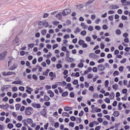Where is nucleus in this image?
Instances as JSON below:
<instances>
[{"label": "nucleus", "mask_w": 130, "mask_h": 130, "mask_svg": "<svg viewBox=\"0 0 130 130\" xmlns=\"http://www.w3.org/2000/svg\"><path fill=\"white\" fill-rule=\"evenodd\" d=\"M26 122L28 123V124H30L31 127H36V123H33V120H32L31 118H27L26 120Z\"/></svg>", "instance_id": "nucleus-1"}, {"label": "nucleus", "mask_w": 130, "mask_h": 130, "mask_svg": "<svg viewBox=\"0 0 130 130\" xmlns=\"http://www.w3.org/2000/svg\"><path fill=\"white\" fill-rule=\"evenodd\" d=\"M2 75L6 77L7 76H13V75H16V73L12 71H9L7 72H3Z\"/></svg>", "instance_id": "nucleus-2"}, {"label": "nucleus", "mask_w": 130, "mask_h": 130, "mask_svg": "<svg viewBox=\"0 0 130 130\" xmlns=\"http://www.w3.org/2000/svg\"><path fill=\"white\" fill-rule=\"evenodd\" d=\"M71 12L72 11L70 9H65L62 11V15L64 17L69 14H71Z\"/></svg>", "instance_id": "nucleus-3"}, {"label": "nucleus", "mask_w": 130, "mask_h": 130, "mask_svg": "<svg viewBox=\"0 0 130 130\" xmlns=\"http://www.w3.org/2000/svg\"><path fill=\"white\" fill-rule=\"evenodd\" d=\"M98 71H100V72H101L102 71H105V70H106V68L104 64H100L98 66Z\"/></svg>", "instance_id": "nucleus-4"}, {"label": "nucleus", "mask_w": 130, "mask_h": 130, "mask_svg": "<svg viewBox=\"0 0 130 130\" xmlns=\"http://www.w3.org/2000/svg\"><path fill=\"white\" fill-rule=\"evenodd\" d=\"M31 106L34 107V108H37L38 109L41 108V105L40 104H37L36 103H32L31 104Z\"/></svg>", "instance_id": "nucleus-5"}, {"label": "nucleus", "mask_w": 130, "mask_h": 130, "mask_svg": "<svg viewBox=\"0 0 130 130\" xmlns=\"http://www.w3.org/2000/svg\"><path fill=\"white\" fill-rule=\"evenodd\" d=\"M12 83L14 85H23V82L21 80L13 81L12 82Z\"/></svg>", "instance_id": "nucleus-6"}, {"label": "nucleus", "mask_w": 130, "mask_h": 130, "mask_svg": "<svg viewBox=\"0 0 130 130\" xmlns=\"http://www.w3.org/2000/svg\"><path fill=\"white\" fill-rule=\"evenodd\" d=\"M19 65L17 63H15L9 69V71H14V70H16L18 68Z\"/></svg>", "instance_id": "nucleus-7"}, {"label": "nucleus", "mask_w": 130, "mask_h": 130, "mask_svg": "<svg viewBox=\"0 0 130 130\" xmlns=\"http://www.w3.org/2000/svg\"><path fill=\"white\" fill-rule=\"evenodd\" d=\"M89 57L93 59H96L97 58V55L94 54V53H91L89 54Z\"/></svg>", "instance_id": "nucleus-8"}, {"label": "nucleus", "mask_w": 130, "mask_h": 130, "mask_svg": "<svg viewBox=\"0 0 130 130\" xmlns=\"http://www.w3.org/2000/svg\"><path fill=\"white\" fill-rule=\"evenodd\" d=\"M110 10H115L116 9H119V6L116 5H111L109 7Z\"/></svg>", "instance_id": "nucleus-9"}, {"label": "nucleus", "mask_w": 130, "mask_h": 130, "mask_svg": "<svg viewBox=\"0 0 130 130\" xmlns=\"http://www.w3.org/2000/svg\"><path fill=\"white\" fill-rule=\"evenodd\" d=\"M121 2L122 6H129L130 5V2H126V0H121Z\"/></svg>", "instance_id": "nucleus-10"}, {"label": "nucleus", "mask_w": 130, "mask_h": 130, "mask_svg": "<svg viewBox=\"0 0 130 130\" xmlns=\"http://www.w3.org/2000/svg\"><path fill=\"white\" fill-rule=\"evenodd\" d=\"M7 54V52H4L0 54V59H5V57H6V55Z\"/></svg>", "instance_id": "nucleus-11"}, {"label": "nucleus", "mask_w": 130, "mask_h": 130, "mask_svg": "<svg viewBox=\"0 0 130 130\" xmlns=\"http://www.w3.org/2000/svg\"><path fill=\"white\" fill-rule=\"evenodd\" d=\"M80 25H81V27H82V29H83V30H86V29L88 28V26L86 25V24H85V23L84 22H82Z\"/></svg>", "instance_id": "nucleus-12"}, {"label": "nucleus", "mask_w": 130, "mask_h": 130, "mask_svg": "<svg viewBox=\"0 0 130 130\" xmlns=\"http://www.w3.org/2000/svg\"><path fill=\"white\" fill-rule=\"evenodd\" d=\"M114 97H115L114 92H112L109 94V98L111 100H113V99H114Z\"/></svg>", "instance_id": "nucleus-13"}, {"label": "nucleus", "mask_w": 130, "mask_h": 130, "mask_svg": "<svg viewBox=\"0 0 130 130\" xmlns=\"http://www.w3.org/2000/svg\"><path fill=\"white\" fill-rule=\"evenodd\" d=\"M9 106L8 104L0 106L1 109H8V108H9Z\"/></svg>", "instance_id": "nucleus-14"}, {"label": "nucleus", "mask_w": 130, "mask_h": 130, "mask_svg": "<svg viewBox=\"0 0 130 130\" xmlns=\"http://www.w3.org/2000/svg\"><path fill=\"white\" fill-rule=\"evenodd\" d=\"M47 93L50 94V97H53L54 96V93L53 92L52 90H48Z\"/></svg>", "instance_id": "nucleus-15"}, {"label": "nucleus", "mask_w": 130, "mask_h": 130, "mask_svg": "<svg viewBox=\"0 0 130 130\" xmlns=\"http://www.w3.org/2000/svg\"><path fill=\"white\" fill-rule=\"evenodd\" d=\"M120 114V113H119V112L116 111L115 112H114L113 113V115L114 116H115V117H117L118 116H119V115Z\"/></svg>", "instance_id": "nucleus-16"}, {"label": "nucleus", "mask_w": 130, "mask_h": 130, "mask_svg": "<svg viewBox=\"0 0 130 130\" xmlns=\"http://www.w3.org/2000/svg\"><path fill=\"white\" fill-rule=\"evenodd\" d=\"M9 87H10V85H5L1 88V90L2 91V92H5V90L6 89H9Z\"/></svg>", "instance_id": "nucleus-17"}, {"label": "nucleus", "mask_w": 130, "mask_h": 130, "mask_svg": "<svg viewBox=\"0 0 130 130\" xmlns=\"http://www.w3.org/2000/svg\"><path fill=\"white\" fill-rule=\"evenodd\" d=\"M41 115H42V116H46V110L45 109H43V110H42L41 112Z\"/></svg>", "instance_id": "nucleus-18"}, {"label": "nucleus", "mask_w": 130, "mask_h": 130, "mask_svg": "<svg viewBox=\"0 0 130 130\" xmlns=\"http://www.w3.org/2000/svg\"><path fill=\"white\" fill-rule=\"evenodd\" d=\"M44 101H49V100H50V98H49L47 95H45L44 96Z\"/></svg>", "instance_id": "nucleus-19"}, {"label": "nucleus", "mask_w": 130, "mask_h": 130, "mask_svg": "<svg viewBox=\"0 0 130 130\" xmlns=\"http://www.w3.org/2000/svg\"><path fill=\"white\" fill-rule=\"evenodd\" d=\"M112 88L114 90H115V91H116V90H117V89H118V85L117 84H115L112 85Z\"/></svg>", "instance_id": "nucleus-20"}, {"label": "nucleus", "mask_w": 130, "mask_h": 130, "mask_svg": "<svg viewBox=\"0 0 130 130\" xmlns=\"http://www.w3.org/2000/svg\"><path fill=\"white\" fill-rule=\"evenodd\" d=\"M61 13H58L55 15V17L57 18V19H58L59 20H61Z\"/></svg>", "instance_id": "nucleus-21"}, {"label": "nucleus", "mask_w": 130, "mask_h": 130, "mask_svg": "<svg viewBox=\"0 0 130 130\" xmlns=\"http://www.w3.org/2000/svg\"><path fill=\"white\" fill-rule=\"evenodd\" d=\"M62 116H67V117H69L70 116V114H69V113L67 112H63L62 113Z\"/></svg>", "instance_id": "nucleus-22"}, {"label": "nucleus", "mask_w": 130, "mask_h": 130, "mask_svg": "<svg viewBox=\"0 0 130 130\" xmlns=\"http://www.w3.org/2000/svg\"><path fill=\"white\" fill-rule=\"evenodd\" d=\"M66 59L68 60L69 62H73L74 60H75V59L72 57H69Z\"/></svg>", "instance_id": "nucleus-23"}, {"label": "nucleus", "mask_w": 130, "mask_h": 130, "mask_svg": "<svg viewBox=\"0 0 130 130\" xmlns=\"http://www.w3.org/2000/svg\"><path fill=\"white\" fill-rule=\"evenodd\" d=\"M64 111H70V110H72V107H65L64 108Z\"/></svg>", "instance_id": "nucleus-24"}, {"label": "nucleus", "mask_w": 130, "mask_h": 130, "mask_svg": "<svg viewBox=\"0 0 130 130\" xmlns=\"http://www.w3.org/2000/svg\"><path fill=\"white\" fill-rule=\"evenodd\" d=\"M7 127H8L9 129H12V128L14 127V125L12 123H8L7 125Z\"/></svg>", "instance_id": "nucleus-25"}, {"label": "nucleus", "mask_w": 130, "mask_h": 130, "mask_svg": "<svg viewBox=\"0 0 130 130\" xmlns=\"http://www.w3.org/2000/svg\"><path fill=\"white\" fill-rule=\"evenodd\" d=\"M86 34H87V31L86 30H82L80 32V35H81L82 36H85V35Z\"/></svg>", "instance_id": "nucleus-26"}, {"label": "nucleus", "mask_w": 130, "mask_h": 130, "mask_svg": "<svg viewBox=\"0 0 130 130\" xmlns=\"http://www.w3.org/2000/svg\"><path fill=\"white\" fill-rule=\"evenodd\" d=\"M47 32V30L43 29L41 30V33L42 35L44 36V35H46Z\"/></svg>", "instance_id": "nucleus-27"}, {"label": "nucleus", "mask_w": 130, "mask_h": 130, "mask_svg": "<svg viewBox=\"0 0 130 130\" xmlns=\"http://www.w3.org/2000/svg\"><path fill=\"white\" fill-rule=\"evenodd\" d=\"M43 25L46 27L47 28L49 25L48 24V22L47 21H44L43 22Z\"/></svg>", "instance_id": "nucleus-28"}, {"label": "nucleus", "mask_w": 130, "mask_h": 130, "mask_svg": "<svg viewBox=\"0 0 130 130\" xmlns=\"http://www.w3.org/2000/svg\"><path fill=\"white\" fill-rule=\"evenodd\" d=\"M104 66H105L106 69H110L111 68V66L108 63H105Z\"/></svg>", "instance_id": "nucleus-29"}, {"label": "nucleus", "mask_w": 130, "mask_h": 130, "mask_svg": "<svg viewBox=\"0 0 130 130\" xmlns=\"http://www.w3.org/2000/svg\"><path fill=\"white\" fill-rule=\"evenodd\" d=\"M48 73H49V70L47 69L45 72L43 73V75H44V76H48Z\"/></svg>", "instance_id": "nucleus-30"}, {"label": "nucleus", "mask_w": 130, "mask_h": 130, "mask_svg": "<svg viewBox=\"0 0 130 130\" xmlns=\"http://www.w3.org/2000/svg\"><path fill=\"white\" fill-rule=\"evenodd\" d=\"M122 105V103H119L118 106V109L119 110H121V109H122V107H121Z\"/></svg>", "instance_id": "nucleus-31"}, {"label": "nucleus", "mask_w": 130, "mask_h": 130, "mask_svg": "<svg viewBox=\"0 0 130 130\" xmlns=\"http://www.w3.org/2000/svg\"><path fill=\"white\" fill-rule=\"evenodd\" d=\"M18 42H19V39H18V38H16L15 40H14L12 41L13 44H16L18 43Z\"/></svg>", "instance_id": "nucleus-32"}, {"label": "nucleus", "mask_w": 130, "mask_h": 130, "mask_svg": "<svg viewBox=\"0 0 130 130\" xmlns=\"http://www.w3.org/2000/svg\"><path fill=\"white\" fill-rule=\"evenodd\" d=\"M61 68H62V65L61 64H56V69H57V70H59V69H61Z\"/></svg>", "instance_id": "nucleus-33"}, {"label": "nucleus", "mask_w": 130, "mask_h": 130, "mask_svg": "<svg viewBox=\"0 0 130 130\" xmlns=\"http://www.w3.org/2000/svg\"><path fill=\"white\" fill-rule=\"evenodd\" d=\"M121 19L124 21H127V16H125V15H122L121 16Z\"/></svg>", "instance_id": "nucleus-34"}, {"label": "nucleus", "mask_w": 130, "mask_h": 130, "mask_svg": "<svg viewBox=\"0 0 130 130\" xmlns=\"http://www.w3.org/2000/svg\"><path fill=\"white\" fill-rule=\"evenodd\" d=\"M12 92H16V91H18V87L16 86H14L12 88Z\"/></svg>", "instance_id": "nucleus-35"}, {"label": "nucleus", "mask_w": 130, "mask_h": 130, "mask_svg": "<svg viewBox=\"0 0 130 130\" xmlns=\"http://www.w3.org/2000/svg\"><path fill=\"white\" fill-rule=\"evenodd\" d=\"M109 85V81L108 80H106L105 82V86L106 88H107Z\"/></svg>", "instance_id": "nucleus-36"}, {"label": "nucleus", "mask_w": 130, "mask_h": 130, "mask_svg": "<svg viewBox=\"0 0 130 130\" xmlns=\"http://www.w3.org/2000/svg\"><path fill=\"white\" fill-rule=\"evenodd\" d=\"M16 107V110H19L20 109V108L21 107V105L18 104L15 105Z\"/></svg>", "instance_id": "nucleus-37"}, {"label": "nucleus", "mask_w": 130, "mask_h": 130, "mask_svg": "<svg viewBox=\"0 0 130 130\" xmlns=\"http://www.w3.org/2000/svg\"><path fill=\"white\" fill-rule=\"evenodd\" d=\"M53 24L55 26H57V25H58V24H59V22L58 21L55 20V21H53Z\"/></svg>", "instance_id": "nucleus-38"}, {"label": "nucleus", "mask_w": 130, "mask_h": 130, "mask_svg": "<svg viewBox=\"0 0 130 130\" xmlns=\"http://www.w3.org/2000/svg\"><path fill=\"white\" fill-rule=\"evenodd\" d=\"M85 43V41H84L83 40H80L78 42V44L79 45H82L83 44Z\"/></svg>", "instance_id": "nucleus-39"}, {"label": "nucleus", "mask_w": 130, "mask_h": 130, "mask_svg": "<svg viewBox=\"0 0 130 130\" xmlns=\"http://www.w3.org/2000/svg\"><path fill=\"white\" fill-rule=\"evenodd\" d=\"M87 78L88 79H92L93 78V74L89 73L87 75Z\"/></svg>", "instance_id": "nucleus-40"}, {"label": "nucleus", "mask_w": 130, "mask_h": 130, "mask_svg": "<svg viewBox=\"0 0 130 130\" xmlns=\"http://www.w3.org/2000/svg\"><path fill=\"white\" fill-rule=\"evenodd\" d=\"M69 92L68 91H65L62 93V96L63 97H66V96H68Z\"/></svg>", "instance_id": "nucleus-41"}, {"label": "nucleus", "mask_w": 130, "mask_h": 130, "mask_svg": "<svg viewBox=\"0 0 130 130\" xmlns=\"http://www.w3.org/2000/svg\"><path fill=\"white\" fill-rule=\"evenodd\" d=\"M93 98H94V99H97L98 98V93H95L92 95Z\"/></svg>", "instance_id": "nucleus-42"}, {"label": "nucleus", "mask_w": 130, "mask_h": 130, "mask_svg": "<svg viewBox=\"0 0 130 130\" xmlns=\"http://www.w3.org/2000/svg\"><path fill=\"white\" fill-rule=\"evenodd\" d=\"M80 28L77 27L76 30L74 31V33L75 34H77V33H79V32H80Z\"/></svg>", "instance_id": "nucleus-43"}, {"label": "nucleus", "mask_w": 130, "mask_h": 130, "mask_svg": "<svg viewBox=\"0 0 130 130\" xmlns=\"http://www.w3.org/2000/svg\"><path fill=\"white\" fill-rule=\"evenodd\" d=\"M94 112H101V109L98 108H95L94 109Z\"/></svg>", "instance_id": "nucleus-44"}, {"label": "nucleus", "mask_w": 130, "mask_h": 130, "mask_svg": "<svg viewBox=\"0 0 130 130\" xmlns=\"http://www.w3.org/2000/svg\"><path fill=\"white\" fill-rule=\"evenodd\" d=\"M118 75H119V72L116 71L113 73V76H114L115 77L116 76H118Z\"/></svg>", "instance_id": "nucleus-45"}, {"label": "nucleus", "mask_w": 130, "mask_h": 130, "mask_svg": "<svg viewBox=\"0 0 130 130\" xmlns=\"http://www.w3.org/2000/svg\"><path fill=\"white\" fill-rule=\"evenodd\" d=\"M57 47H58V44H55L52 46V48L53 50L55 49L56 48H57Z\"/></svg>", "instance_id": "nucleus-46"}, {"label": "nucleus", "mask_w": 130, "mask_h": 130, "mask_svg": "<svg viewBox=\"0 0 130 130\" xmlns=\"http://www.w3.org/2000/svg\"><path fill=\"white\" fill-rule=\"evenodd\" d=\"M105 102L106 103H110V100L108 98H106L105 100Z\"/></svg>", "instance_id": "nucleus-47"}, {"label": "nucleus", "mask_w": 130, "mask_h": 130, "mask_svg": "<svg viewBox=\"0 0 130 130\" xmlns=\"http://www.w3.org/2000/svg\"><path fill=\"white\" fill-rule=\"evenodd\" d=\"M100 22H101V19H100V18H97L95 20V24H99V23H100Z\"/></svg>", "instance_id": "nucleus-48"}, {"label": "nucleus", "mask_w": 130, "mask_h": 130, "mask_svg": "<svg viewBox=\"0 0 130 130\" xmlns=\"http://www.w3.org/2000/svg\"><path fill=\"white\" fill-rule=\"evenodd\" d=\"M93 29H94V27H93L92 26H88V31H93Z\"/></svg>", "instance_id": "nucleus-49"}, {"label": "nucleus", "mask_w": 130, "mask_h": 130, "mask_svg": "<svg viewBox=\"0 0 130 130\" xmlns=\"http://www.w3.org/2000/svg\"><path fill=\"white\" fill-rule=\"evenodd\" d=\"M25 114L26 115H30V114H31V112L25 109Z\"/></svg>", "instance_id": "nucleus-50"}, {"label": "nucleus", "mask_w": 130, "mask_h": 130, "mask_svg": "<svg viewBox=\"0 0 130 130\" xmlns=\"http://www.w3.org/2000/svg\"><path fill=\"white\" fill-rule=\"evenodd\" d=\"M126 62V58H124L120 61L121 63H124Z\"/></svg>", "instance_id": "nucleus-51"}, {"label": "nucleus", "mask_w": 130, "mask_h": 130, "mask_svg": "<svg viewBox=\"0 0 130 130\" xmlns=\"http://www.w3.org/2000/svg\"><path fill=\"white\" fill-rule=\"evenodd\" d=\"M116 34H117V35H120V34H121V31H120V29H117L116 30Z\"/></svg>", "instance_id": "nucleus-52"}, {"label": "nucleus", "mask_w": 130, "mask_h": 130, "mask_svg": "<svg viewBox=\"0 0 130 130\" xmlns=\"http://www.w3.org/2000/svg\"><path fill=\"white\" fill-rule=\"evenodd\" d=\"M3 101L5 102H8L9 101V98L7 96H5L4 98L3 99Z\"/></svg>", "instance_id": "nucleus-53"}, {"label": "nucleus", "mask_w": 130, "mask_h": 130, "mask_svg": "<svg viewBox=\"0 0 130 130\" xmlns=\"http://www.w3.org/2000/svg\"><path fill=\"white\" fill-rule=\"evenodd\" d=\"M59 127V123H58V122L55 123L54 127H55L56 128H57V127Z\"/></svg>", "instance_id": "nucleus-54"}, {"label": "nucleus", "mask_w": 130, "mask_h": 130, "mask_svg": "<svg viewBox=\"0 0 130 130\" xmlns=\"http://www.w3.org/2000/svg\"><path fill=\"white\" fill-rule=\"evenodd\" d=\"M63 43L62 45H66V46H67V44H68V43L69 42V41H68L67 40H63Z\"/></svg>", "instance_id": "nucleus-55"}, {"label": "nucleus", "mask_w": 130, "mask_h": 130, "mask_svg": "<svg viewBox=\"0 0 130 130\" xmlns=\"http://www.w3.org/2000/svg\"><path fill=\"white\" fill-rule=\"evenodd\" d=\"M73 83L74 85H78V84L79 83V81L77 79H75L74 80Z\"/></svg>", "instance_id": "nucleus-56"}, {"label": "nucleus", "mask_w": 130, "mask_h": 130, "mask_svg": "<svg viewBox=\"0 0 130 130\" xmlns=\"http://www.w3.org/2000/svg\"><path fill=\"white\" fill-rule=\"evenodd\" d=\"M69 126H71V127H74V126H75V122H70Z\"/></svg>", "instance_id": "nucleus-57"}, {"label": "nucleus", "mask_w": 130, "mask_h": 130, "mask_svg": "<svg viewBox=\"0 0 130 130\" xmlns=\"http://www.w3.org/2000/svg\"><path fill=\"white\" fill-rule=\"evenodd\" d=\"M17 119L19 121H21L22 119H23V117L22 115H19L17 117Z\"/></svg>", "instance_id": "nucleus-58"}, {"label": "nucleus", "mask_w": 130, "mask_h": 130, "mask_svg": "<svg viewBox=\"0 0 130 130\" xmlns=\"http://www.w3.org/2000/svg\"><path fill=\"white\" fill-rule=\"evenodd\" d=\"M78 68H82L84 67V63L80 62L79 64H78Z\"/></svg>", "instance_id": "nucleus-59"}, {"label": "nucleus", "mask_w": 130, "mask_h": 130, "mask_svg": "<svg viewBox=\"0 0 130 130\" xmlns=\"http://www.w3.org/2000/svg\"><path fill=\"white\" fill-rule=\"evenodd\" d=\"M52 55V54H51V53H50V52H49L48 54L47 55L46 57H47V58H50V57H51Z\"/></svg>", "instance_id": "nucleus-60"}, {"label": "nucleus", "mask_w": 130, "mask_h": 130, "mask_svg": "<svg viewBox=\"0 0 130 130\" xmlns=\"http://www.w3.org/2000/svg\"><path fill=\"white\" fill-rule=\"evenodd\" d=\"M89 91H91V92H94V87L90 86L89 88Z\"/></svg>", "instance_id": "nucleus-61"}, {"label": "nucleus", "mask_w": 130, "mask_h": 130, "mask_svg": "<svg viewBox=\"0 0 130 130\" xmlns=\"http://www.w3.org/2000/svg\"><path fill=\"white\" fill-rule=\"evenodd\" d=\"M104 61V58H102V59H99L98 61V63H101L103 62Z\"/></svg>", "instance_id": "nucleus-62"}, {"label": "nucleus", "mask_w": 130, "mask_h": 130, "mask_svg": "<svg viewBox=\"0 0 130 130\" xmlns=\"http://www.w3.org/2000/svg\"><path fill=\"white\" fill-rule=\"evenodd\" d=\"M82 8H84V5H77V9H82Z\"/></svg>", "instance_id": "nucleus-63"}, {"label": "nucleus", "mask_w": 130, "mask_h": 130, "mask_svg": "<svg viewBox=\"0 0 130 130\" xmlns=\"http://www.w3.org/2000/svg\"><path fill=\"white\" fill-rule=\"evenodd\" d=\"M123 83L124 86H127V80H124Z\"/></svg>", "instance_id": "nucleus-64"}]
</instances>
